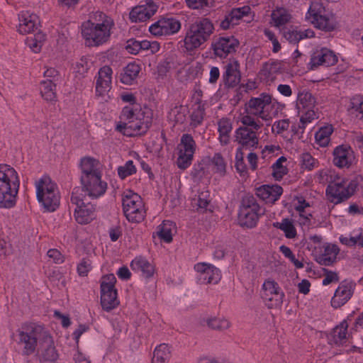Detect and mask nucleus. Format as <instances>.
<instances>
[{"label":"nucleus","mask_w":363,"mask_h":363,"mask_svg":"<svg viewBox=\"0 0 363 363\" xmlns=\"http://www.w3.org/2000/svg\"><path fill=\"white\" fill-rule=\"evenodd\" d=\"M281 69V62L274 61L271 63L265 62L263 65L262 71L265 74L269 76L272 74L277 73Z\"/></svg>","instance_id":"56"},{"label":"nucleus","mask_w":363,"mask_h":363,"mask_svg":"<svg viewBox=\"0 0 363 363\" xmlns=\"http://www.w3.org/2000/svg\"><path fill=\"white\" fill-rule=\"evenodd\" d=\"M140 45V43H139V40L131 38L127 41L125 49L129 53L136 55L141 51V47Z\"/></svg>","instance_id":"58"},{"label":"nucleus","mask_w":363,"mask_h":363,"mask_svg":"<svg viewBox=\"0 0 363 363\" xmlns=\"http://www.w3.org/2000/svg\"><path fill=\"white\" fill-rule=\"evenodd\" d=\"M140 71V67L135 62H131L127 65L123 69L120 74L121 82L127 85L133 84V81L137 78Z\"/></svg>","instance_id":"28"},{"label":"nucleus","mask_w":363,"mask_h":363,"mask_svg":"<svg viewBox=\"0 0 363 363\" xmlns=\"http://www.w3.org/2000/svg\"><path fill=\"white\" fill-rule=\"evenodd\" d=\"M45 39V35L43 32H38L33 36L28 37L26 40V44L32 52L38 53L41 51Z\"/></svg>","instance_id":"31"},{"label":"nucleus","mask_w":363,"mask_h":363,"mask_svg":"<svg viewBox=\"0 0 363 363\" xmlns=\"http://www.w3.org/2000/svg\"><path fill=\"white\" fill-rule=\"evenodd\" d=\"M272 18L277 26H281L289 21L290 15L286 13L285 9H279L272 12Z\"/></svg>","instance_id":"45"},{"label":"nucleus","mask_w":363,"mask_h":363,"mask_svg":"<svg viewBox=\"0 0 363 363\" xmlns=\"http://www.w3.org/2000/svg\"><path fill=\"white\" fill-rule=\"evenodd\" d=\"M86 194L82 193L80 187H75L72 193L71 201L76 206L74 211L75 220L84 225L95 218L96 206L91 202H85Z\"/></svg>","instance_id":"9"},{"label":"nucleus","mask_w":363,"mask_h":363,"mask_svg":"<svg viewBox=\"0 0 363 363\" xmlns=\"http://www.w3.org/2000/svg\"><path fill=\"white\" fill-rule=\"evenodd\" d=\"M284 38L291 43H298L303 39L301 37V31L297 30H288L284 33Z\"/></svg>","instance_id":"59"},{"label":"nucleus","mask_w":363,"mask_h":363,"mask_svg":"<svg viewBox=\"0 0 363 363\" xmlns=\"http://www.w3.org/2000/svg\"><path fill=\"white\" fill-rule=\"evenodd\" d=\"M47 255L56 264H62L65 261V257L57 249H50Z\"/></svg>","instance_id":"64"},{"label":"nucleus","mask_w":363,"mask_h":363,"mask_svg":"<svg viewBox=\"0 0 363 363\" xmlns=\"http://www.w3.org/2000/svg\"><path fill=\"white\" fill-rule=\"evenodd\" d=\"M264 213V211L262 209L254 195L248 193L242 197L238 217V223L241 227L246 228H255L259 218Z\"/></svg>","instance_id":"5"},{"label":"nucleus","mask_w":363,"mask_h":363,"mask_svg":"<svg viewBox=\"0 0 363 363\" xmlns=\"http://www.w3.org/2000/svg\"><path fill=\"white\" fill-rule=\"evenodd\" d=\"M249 6L233 9L230 12L226 13L223 18L220 21V28L223 30H228L230 26L238 25L239 21L250 12Z\"/></svg>","instance_id":"24"},{"label":"nucleus","mask_w":363,"mask_h":363,"mask_svg":"<svg viewBox=\"0 0 363 363\" xmlns=\"http://www.w3.org/2000/svg\"><path fill=\"white\" fill-rule=\"evenodd\" d=\"M38 356L40 362H54L58 354L51 335L46 331L39 342Z\"/></svg>","instance_id":"17"},{"label":"nucleus","mask_w":363,"mask_h":363,"mask_svg":"<svg viewBox=\"0 0 363 363\" xmlns=\"http://www.w3.org/2000/svg\"><path fill=\"white\" fill-rule=\"evenodd\" d=\"M101 282V305L103 310L109 312L116 308L120 303L118 292L115 287L116 279L113 274L103 277Z\"/></svg>","instance_id":"11"},{"label":"nucleus","mask_w":363,"mask_h":363,"mask_svg":"<svg viewBox=\"0 0 363 363\" xmlns=\"http://www.w3.org/2000/svg\"><path fill=\"white\" fill-rule=\"evenodd\" d=\"M352 154L353 151L350 146H337L333 151L334 164L340 168L349 167L352 162Z\"/></svg>","instance_id":"26"},{"label":"nucleus","mask_w":363,"mask_h":363,"mask_svg":"<svg viewBox=\"0 0 363 363\" xmlns=\"http://www.w3.org/2000/svg\"><path fill=\"white\" fill-rule=\"evenodd\" d=\"M348 324L347 320H344L340 324L336 326L333 331V336L336 344L342 343V340H346Z\"/></svg>","instance_id":"43"},{"label":"nucleus","mask_w":363,"mask_h":363,"mask_svg":"<svg viewBox=\"0 0 363 363\" xmlns=\"http://www.w3.org/2000/svg\"><path fill=\"white\" fill-rule=\"evenodd\" d=\"M305 110V113L301 116L300 118L301 124L298 125V128L301 129H304L306 124L311 122L315 116V113L313 108H306Z\"/></svg>","instance_id":"55"},{"label":"nucleus","mask_w":363,"mask_h":363,"mask_svg":"<svg viewBox=\"0 0 363 363\" xmlns=\"http://www.w3.org/2000/svg\"><path fill=\"white\" fill-rule=\"evenodd\" d=\"M352 295V285L342 282L335 290V294L331 299V306L334 308H340L351 298Z\"/></svg>","instance_id":"25"},{"label":"nucleus","mask_w":363,"mask_h":363,"mask_svg":"<svg viewBox=\"0 0 363 363\" xmlns=\"http://www.w3.org/2000/svg\"><path fill=\"white\" fill-rule=\"evenodd\" d=\"M55 84L51 80L43 81L40 83V91L41 96L48 101H52L56 98Z\"/></svg>","instance_id":"34"},{"label":"nucleus","mask_w":363,"mask_h":363,"mask_svg":"<svg viewBox=\"0 0 363 363\" xmlns=\"http://www.w3.org/2000/svg\"><path fill=\"white\" fill-rule=\"evenodd\" d=\"M218 132L220 134L219 140L222 145H226L230 141V133L232 130V123L230 120L227 118H222L218 123Z\"/></svg>","instance_id":"30"},{"label":"nucleus","mask_w":363,"mask_h":363,"mask_svg":"<svg viewBox=\"0 0 363 363\" xmlns=\"http://www.w3.org/2000/svg\"><path fill=\"white\" fill-rule=\"evenodd\" d=\"M349 115L363 120V96L360 95L351 98L347 107Z\"/></svg>","instance_id":"29"},{"label":"nucleus","mask_w":363,"mask_h":363,"mask_svg":"<svg viewBox=\"0 0 363 363\" xmlns=\"http://www.w3.org/2000/svg\"><path fill=\"white\" fill-rule=\"evenodd\" d=\"M193 157L194 155L179 151V155L177 160V167L180 169H186L191 165Z\"/></svg>","instance_id":"49"},{"label":"nucleus","mask_w":363,"mask_h":363,"mask_svg":"<svg viewBox=\"0 0 363 363\" xmlns=\"http://www.w3.org/2000/svg\"><path fill=\"white\" fill-rule=\"evenodd\" d=\"M235 167L237 172L241 175L247 172V168L244 161V153L242 148H238L235 154Z\"/></svg>","instance_id":"46"},{"label":"nucleus","mask_w":363,"mask_h":363,"mask_svg":"<svg viewBox=\"0 0 363 363\" xmlns=\"http://www.w3.org/2000/svg\"><path fill=\"white\" fill-rule=\"evenodd\" d=\"M170 357V351L166 344H161L154 351L152 363H164Z\"/></svg>","instance_id":"37"},{"label":"nucleus","mask_w":363,"mask_h":363,"mask_svg":"<svg viewBox=\"0 0 363 363\" xmlns=\"http://www.w3.org/2000/svg\"><path fill=\"white\" fill-rule=\"evenodd\" d=\"M206 324L212 330L222 331L230 327V323L225 318H211L206 320Z\"/></svg>","instance_id":"41"},{"label":"nucleus","mask_w":363,"mask_h":363,"mask_svg":"<svg viewBox=\"0 0 363 363\" xmlns=\"http://www.w3.org/2000/svg\"><path fill=\"white\" fill-rule=\"evenodd\" d=\"M301 157L302 167L311 170L314 167L315 159L308 152L303 153Z\"/></svg>","instance_id":"60"},{"label":"nucleus","mask_w":363,"mask_h":363,"mask_svg":"<svg viewBox=\"0 0 363 363\" xmlns=\"http://www.w3.org/2000/svg\"><path fill=\"white\" fill-rule=\"evenodd\" d=\"M45 330L40 325H26L16 330L13 338L18 345L23 346V354L29 356L33 354L41 341Z\"/></svg>","instance_id":"6"},{"label":"nucleus","mask_w":363,"mask_h":363,"mask_svg":"<svg viewBox=\"0 0 363 363\" xmlns=\"http://www.w3.org/2000/svg\"><path fill=\"white\" fill-rule=\"evenodd\" d=\"M181 28V23L174 18H162L149 28L151 34L155 36L172 35Z\"/></svg>","instance_id":"16"},{"label":"nucleus","mask_w":363,"mask_h":363,"mask_svg":"<svg viewBox=\"0 0 363 363\" xmlns=\"http://www.w3.org/2000/svg\"><path fill=\"white\" fill-rule=\"evenodd\" d=\"M174 223L170 220H164L161 225L158 226V237L167 243L172 241V230L174 228Z\"/></svg>","instance_id":"33"},{"label":"nucleus","mask_w":363,"mask_h":363,"mask_svg":"<svg viewBox=\"0 0 363 363\" xmlns=\"http://www.w3.org/2000/svg\"><path fill=\"white\" fill-rule=\"evenodd\" d=\"M130 268L136 272H141L145 278H150L155 272V266L142 256L136 257L130 263Z\"/></svg>","instance_id":"27"},{"label":"nucleus","mask_w":363,"mask_h":363,"mask_svg":"<svg viewBox=\"0 0 363 363\" xmlns=\"http://www.w3.org/2000/svg\"><path fill=\"white\" fill-rule=\"evenodd\" d=\"M272 102V96L267 94H262L259 97L252 98L247 103L249 108L255 109L258 112L263 111L264 107Z\"/></svg>","instance_id":"35"},{"label":"nucleus","mask_w":363,"mask_h":363,"mask_svg":"<svg viewBox=\"0 0 363 363\" xmlns=\"http://www.w3.org/2000/svg\"><path fill=\"white\" fill-rule=\"evenodd\" d=\"M97 161L90 157H85L81 160L82 176H91L94 173L101 172L95 168Z\"/></svg>","instance_id":"39"},{"label":"nucleus","mask_w":363,"mask_h":363,"mask_svg":"<svg viewBox=\"0 0 363 363\" xmlns=\"http://www.w3.org/2000/svg\"><path fill=\"white\" fill-rule=\"evenodd\" d=\"M283 193V189L278 184L262 185L255 189V194L266 203H274Z\"/></svg>","instance_id":"21"},{"label":"nucleus","mask_w":363,"mask_h":363,"mask_svg":"<svg viewBox=\"0 0 363 363\" xmlns=\"http://www.w3.org/2000/svg\"><path fill=\"white\" fill-rule=\"evenodd\" d=\"M122 206L124 216L130 223H141L146 216V210L142 198L131 190L123 192Z\"/></svg>","instance_id":"8"},{"label":"nucleus","mask_w":363,"mask_h":363,"mask_svg":"<svg viewBox=\"0 0 363 363\" xmlns=\"http://www.w3.org/2000/svg\"><path fill=\"white\" fill-rule=\"evenodd\" d=\"M211 162L216 168V172L219 173L222 176L225 174L226 163L220 153H215L211 159Z\"/></svg>","instance_id":"48"},{"label":"nucleus","mask_w":363,"mask_h":363,"mask_svg":"<svg viewBox=\"0 0 363 363\" xmlns=\"http://www.w3.org/2000/svg\"><path fill=\"white\" fill-rule=\"evenodd\" d=\"M135 173H136V167L132 160L126 162L124 166L118 167V174L121 179H124Z\"/></svg>","instance_id":"47"},{"label":"nucleus","mask_w":363,"mask_h":363,"mask_svg":"<svg viewBox=\"0 0 363 363\" xmlns=\"http://www.w3.org/2000/svg\"><path fill=\"white\" fill-rule=\"evenodd\" d=\"M99 16L101 19V23L88 20L82 25V35L85 40V45L88 47L101 45L110 39L113 22L102 12H99Z\"/></svg>","instance_id":"2"},{"label":"nucleus","mask_w":363,"mask_h":363,"mask_svg":"<svg viewBox=\"0 0 363 363\" xmlns=\"http://www.w3.org/2000/svg\"><path fill=\"white\" fill-rule=\"evenodd\" d=\"M38 202L46 211H55L60 206V195L56 183L43 175L35 183Z\"/></svg>","instance_id":"4"},{"label":"nucleus","mask_w":363,"mask_h":363,"mask_svg":"<svg viewBox=\"0 0 363 363\" xmlns=\"http://www.w3.org/2000/svg\"><path fill=\"white\" fill-rule=\"evenodd\" d=\"M289 123V119H283L279 121H276L272 127V131L274 132V129L276 128L277 134H281L282 132L288 130Z\"/></svg>","instance_id":"63"},{"label":"nucleus","mask_w":363,"mask_h":363,"mask_svg":"<svg viewBox=\"0 0 363 363\" xmlns=\"http://www.w3.org/2000/svg\"><path fill=\"white\" fill-rule=\"evenodd\" d=\"M262 298L268 301V308L280 307L283 303L284 293L281 289L278 283L272 279L266 280L262 285Z\"/></svg>","instance_id":"14"},{"label":"nucleus","mask_w":363,"mask_h":363,"mask_svg":"<svg viewBox=\"0 0 363 363\" xmlns=\"http://www.w3.org/2000/svg\"><path fill=\"white\" fill-rule=\"evenodd\" d=\"M158 6L153 0H146V4L134 7L130 12L132 22H144L149 20L157 11Z\"/></svg>","instance_id":"18"},{"label":"nucleus","mask_w":363,"mask_h":363,"mask_svg":"<svg viewBox=\"0 0 363 363\" xmlns=\"http://www.w3.org/2000/svg\"><path fill=\"white\" fill-rule=\"evenodd\" d=\"M333 132V128L331 125L322 127L315 135L316 142L320 146H327L330 142V137Z\"/></svg>","instance_id":"40"},{"label":"nucleus","mask_w":363,"mask_h":363,"mask_svg":"<svg viewBox=\"0 0 363 363\" xmlns=\"http://www.w3.org/2000/svg\"><path fill=\"white\" fill-rule=\"evenodd\" d=\"M316 104V99L312 94L308 91L299 92L297 98V108L302 109L313 108Z\"/></svg>","instance_id":"32"},{"label":"nucleus","mask_w":363,"mask_h":363,"mask_svg":"<svg viewBox=\"0 0 363 363\" xmlns=\"http://www.w3.org/2000/svg\"><path fill=\"white\" fill-rule=\"evenodd\" d=\"M225 72L223 74V82L227 88H234L239 84L241 80L240 64L238 61L228 63L225 66Z\"/></svg>","instance_id":"22"},{"label":"nucleus","mask_w":363,"mask_h":363,"mask_svg":"<svg viewBox=\"0 0 363 363\" xmlns=\"http://www.w3.org/2000/svg\"><path fill=\"white\" fill-rule=\"evenodd\" d=\"M182 147L179 149V151L189 153L194 155L196 151V142L194 140L192 135L191 134L185 133L183 134L181 138L180 144L179 147Z\"/></svg>","instance_id":"38"},{"label":"nucleus","mask_w":363,"mask_h":363,"mask_svg":"<svg viewBox=\"0 0 363 363\" xmlns=\"http://www.w3.org/2000/svg\"><path fill=\"white\" fill-rule=\"evenodd\" d=\"M273 227L284 231L287 238L291 239L296 236V230L289 218H284L281 223H274Z\"/></svg>","instance_id":"36"},{"label":"nucleus","mask_w":363,"mask_h":363,"mask_svg":"<svg viewBox=\"0 0 363 363\" xmlns=\"http://www.w3.org/2000/svg\"><path fill=\"white\" fill-rule=\"evenodd\" d=\"M286 161V158L284 156H281L276 161L274 164H272V175L276 179V180H281L283 177L287 174V168L282 164V163Z\"/></svg>","instance_id":"42"},{"label":"nucleus","mask_w":363,"mask_h":363,"mask_svg":"<svg viewBox=\"0 0 363 363\" xmlns=\"http://www.w3.org/2000/svg\"><path fill=\"white\" fill-rule=\"evenodd\" d=\"M337 62V57L333 51L327 48H322L312 55L309 65L311 69H314L320 65L325 67L334 65Z\"/></svg>","instance_id":"19"},{"label":"nucleus","mask_w":363,"mask_h":363,"mask_svg":"<svg viewBox=\"0 0 363 363\" xmlns=\"http://www.w3.org/2000/svg\"><path fill=\"white\" fill-rule=\"evenodd\" d=\"M220 272L216 267L213 266V268L209 269V272L206 274H202L199 277V280L206 284H216L220 280Z\"/></svg>","instance_id":"44"},{"label":"nucleus","mask_w":363,"mask_h":363,"mask_svg":"<svg viewBox=\"0 0 363 363\" xmlns=\"http://www.w3.org/2000/svg\"><path fill=\"white\" fill-rule=\"evenodd\" d=\"M82 187L80 189L93 199H98L104 195L107 189V183L101 179V172L94 173L89 176H81Z\"/></svg>","instance_id":"12"},{"label":"nucleus","mask_w":363,"mask_h":363,"mask_svg":"<svg viewBox=\"0 0 363 363\" xmlns=\"http://www.w3.org/2000/svg\"><path fill=\"white\" fill-rule=\"evenodd\" d=\"M280 252L286 257H287L294 264V266L298 268L301 269L303 267V264L302 262L298 260L295 255H294L291 250L285 245H281L280 247Z\"/></svg>","instance_id":"52"},{"label":"nucleus","mask_w":363,"mask_h":363,"mask_svg":"<svg viewBox=\"0 0 363 363\" xmlns=\"http://www.w3.org/2000/svg\"><path fill=\"white\" fill-rule=\"evenodd\" d=\"M213 0H186L187 6L192 9H204L213 6Z\"/></svg>","instance_id":"50"},{"label":"nucleus","mask_w":363,"mask_h":363,"mask_svg":"<svg viewBox=\"0 0 363 363\" xmlns=\"http://www.w3.org/2000/svg\"><path fill=\"white\" fill-rule=\"evenodd\" d=\"M337 179L330 182L326 188V196L328 200L335 204L340 203L347 201L356 191L358 184L356 181L352 180L346 184L344 179L336 177Z\"/></svg>","instance_id":"10"},{"label":"nucleus","mask_w":363,"mask_h":363,"mask_svg":"<svg viewBox=\"0 0 363 363\" xmlns=\"http://www.w3.org/2000/svg\"><path fill=\"white\" fill-rule=\"evenodd\" d=\"M18 30L23 35L34 32L39 25L38 16L28 11L20 12L18 14Z\"/></svg>","instance_id":"20"},{"label":"nucleus","mask_w":363,"mask_h":363,"mask_svg":"<svg viewBox=\"0 0 363 363\" xmlns=\"http://www.w3.org/2000/svg\"><path fill=\"white\" fill-rule=\"evenodd\" d=\"M235 141L241 145L240 148L256 147L259 143L256 133L247 127H240L235 131Z\"/></svg>","instance_id":"23"},{"label":"nucleus","mask_w":363,"mask_h":363,"mask_svg":"<svg viewBox=\"0 0 363 363\" xmlns=\"http://www.w3.org/2000/svg\"><path fill=\"white\" fill-rule=\"evenodd\" d=\"M139 43H140L141 50L150 51L151 54L156 53L160 48V43L157 41L139 40Z\"/></svg>","instance_id":"54"},{"label":"nucleus","mask_w":363,"mask_h":363,"mask_svg":"<svg viewBox=\"0 0 363 363\" xmlns=\"http://www.w3.org/2000/svg\"><path fill=\"white\" fill-rule=\"evenodd\" d=\"M88 70V63L84 59H81L79 62H77L74 67V73L76 77H84V74Z\"/></svg>","instance_id":"57"},{"label":"nucleus","mask_w":363,"mask_h":363,"mask_svg":"<svg viewBox=\"0 0 363 363\" xmlns=\"http://www.w3.org/2000/svg\"><path fill=\"white\" fill-rule=\"evenodd\" d=\"M204 114V106L199 104L198 108L196 110H194L191 115V125L194 126H197L200 125L203 120Z\"/></svg>","instance_id":"51"},{"label":"nucleus","mask_w":363,"mask_h":363,"mask_svg":"<svg viewBox=\"0 0 363 363\" xmlns=\"http://www.w3.org/2000/svg\"><path fill=\"white\" fill-rule=\"evenodd\" d=\"M240 43L234 36L219 37L214 39L211 48L214 55L220 58H225L229 54L236 52Z\"/></svg>","instance_id":"15"},{"label":"nucleus","mask_w":363,"mask_h":363,"mask_svg":"<svg viewBox=\"0 0 363 363\" xmlns=\"http://www.w3.org/2000/svg\"><path fill=\"white\" fill-rule=\"evenodd\" d=\"M20 188L18 172L11 165L0 164V208L15 206Z\"/></svg>","instance_id":"1"},{"label":"nucleus","mask_w":363,"mask_h":363,"mask_svg":"<svg viewBox=\"0 0 363 363\" xmlns=\"http://www.w3.org/2000/svg\"><path fill=\"white\" fill-rule=\"evenodd\" d=\"M111 80L97 79L96 83V92L99 96H103L111 89Z\"/></svg>","instance_id":"53"},{"label":"nucleus","mask_w":363,"mask_h":363,"mask_svg":"<svg viewBox=\"0 0 363 363\" xmlns=\"http://www.w3.org/2000/svg\"><path fill=\"white\" fill-rule=\"evenodd\" d=\"M325 278L323 280V285H328L332 282H337L339 277L337 273L330 271L327 269H323Z\"/></svg>","instance_id":"61"},{"label":"nucleus","mask_w":363,"mask_h":363,"mask_svg":"<svg viewBox=\"0 0 363 363\" xmlns=\"http://www.w3.org/2000/svg\"><path fill=\"white\" fill-rule=\"evenodd\" d=\"M306 18L315 28L325 32L333 31L337 28V22L334 16L327 12L320 0L311 1Z\"/></svg>","instance_id":"7"},{"label":"nucleus","mask_w":363,"mask_h":363,"mask_svg":"<svg viewBox=\"0 0 363 363\" xmlns=\"http://www.w3.org/2000/svg\"><path fill=\"white\" fill-rule=\"evenodd\" d=\"M205 174L203 163L200 162L195 164L191 171V176L193 179H201Z\"/></svg>","instance_id":"62"},{"label":"nucleus","mask_w":363,"mask_h":363,"mask_svg":"<svg viewBox=\"0 0 363 363\" xmlns=\"http://www.w3.org/2000/svg\"><path fill=\"white\" fill-rule=\"evenodd\" d=\"M152 123L151 116H147L143 119L135 118L133 121L121 123L116 129L125 135L134 137L145 134L151 127Z\"/></svg>","instance_id":"13"},{"label":"nucleus","mask_w":363,"mask_h":363,"mask_svg":"<svg viewBox=\"0 0 363 363\" xmlns=\"http://www.w3.org/2000/svg\"><path fill=\"white\" fill-rule=\"evenodd\" d=\"M214 31L213 23L209 18H199L191 23L186 30L184 46L187 51L199 48L210 38Z\"/></svg>","instance_id":"3"}]
</instances>
